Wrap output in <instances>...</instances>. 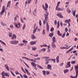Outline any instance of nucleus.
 <instances>
[{
    "instance_id": "17",
    "label": "nucleus",
    "mask_w": 78,
    "mask_h": 78,
    "mask_svg": "<svg viewBox=\"0 0 78 78\" xmlns=\"http://www.w3.org/2000/svg\"><path fill=\"white\" fill-rule=\"evenodd\" d=\"M37 26H36V27L35 28L34 30L33 31V34H34L35 33H36V31H37Z\"/></svg>"
},
{
    "instance_id": "40",
    "label": "nucleus",
    "mask_w": 78,
    "mask_h": 78,
    "mask_svg": "<svg viewBox=\"0 0 78 78\" xmlns=\"http://www.w3.org/2000/svg\"><path fill=\"white\" fill-rule=\"evenodd\" d=\"M73 12V16H75V12H76V10H75L74 12Z\"/></svg>"
},
{
    "instance_id": "11",
    "label": "nucleus",
    "mask_w": 78,
    "mask_h": 78,
    "mask_svg": "<svg viewBox=\"0 0 78 78\" xmlns=\"http://www.w3.org/2000/svg\"><path fill=\"white\" fill-rule=\"evenodd\" d=\"M47 66V69H49V70H51L52 68H51V66L50 64H48Z\"/></svg>"
},
{
    "instance_id": "45",
    "label": "nucleus",
    "mask_w": 78,
    "mask_h": 78,
    "mask_svg": "<svg viewBox=\"0 0 78 78\" xmlns=\"http://www.w3.org/2000/svg\"><path fill=\"white\" fill-rule=\"evenodd\" d=\"M53 30H54V28L52 27L51 28V30H50V31L51 32H53Z\"/></svg>"
},
{
    "instance_id": "25",
    "label": "nucleus",
    "mask_w": 78,
    "mask_h": 78,
    "mask_svg": "<svg viewBox=\"0 0 78 78\" xmlns=\"http://www.w3.org/2000/svg\"><path fill=\"white\" fill-rule=\"evenodd\" d=\"M71 20L69 19V20H65V23H68L69 22H70Z\"/></svg>"
},
{
    "instance_id": "12",
    "label": "nucleus",
    "mask_w": 78,
    "mask_h": 78,
    "mask_svg": "<svg viewBox=\"0 0 78 78\" xmlns=\"http://www.w3.org/2000/svg\"><path fill=\"white\" fill-rule=\"evenodd\" d=\"M52 47L54 48H56V45L55 44V43L54 42H52L51 43V45Z\"/></svg>"
},
{
    "instance_id": "15",
    "label": "nucleus",
    "mask_w": 78,
    "mask_h": 78,
    "mask_svg": "<svg viewBox=\"0 0 78 78\" xmlns=\"http://www.w3.org/2000/svg\"><path fill=\"white\" fill-rule=\"evenodd\" d=\"M5 67L7 70H8V71H9V67H8V65H7V64H5Z\"/></svg>"
},
{
    "instance_id": "42",
    "label": "nucleus",
    "mask_w": 78,
    "mask_h": 78,
    "mask_svg": "<svg viewBox=\"0 0 78 78\" xmlns=\"http://www.w3.org/2000/svg\"><path fill=\"white\" fill-rule=\"evenodd\" d=\"M75 63H76V62L75 61H72L71 62L72 64H75Z\"/></svg>"
},
{
    "instance_id": "8",
    "label": "nucleus",
    "mask_w": 78,
    "mask_h": 78,
    "mask_svg": "<svg viewBox=\"0 0 78 78\" xmlns=\"http://www.w3.org/2000/svg\"><path fill=\"white\" fill-rule=\"evenodd\" d=\"M46 51V48H43L40 50L39 51V52L41 53V52H42V51L43 52H44V51Z\"/></svg>"
},
{
    "instance_id": "28",
    "label": "nucleus",
    "mask_w": 78,
    "mask_h": 78,
    "mask_svg": "<svg viewBox=\"0 0 78 78\" xmlns=\"http://www.w3.org/2000/svg\"><path fill=\"white\" fill-rule=\"evenodd\" d=\"M24 69L26 72H27V74H28V75H30V72H28V70H27L26 68H25Z\"/></svg>"
},
{
    "instance_id": "20",
    "label": "nucleus",
    "mask_w": 78,
    "mask_h": 78,
    "mask_svg": "<svg viewBox=\"0 0 78 78\" xmlns=\"http://www.w3.org/2000/svg\"><path fill=\"white\" fill-rule=\"evenodd\" d=\"M52 41L53 42H54L55 43V42L56 43V38H55V37H54L52 38Z\"/></svg>"
},
{
    "instance_id": "54",
    "label": "nucleus",
    "mask_w": 78,
    "mask_h": 78,
    "mask_svg": "<svg viewBox=\"0 0 78 78\" xmlns=\"http://www.w3.org/2000/svg\"><path fill=\"white\" fill-rule=\"evenodd\" d=\"M16 75H19V73L18 72V71H17V70H16Z\"/></svg>"
},
{
    "instance_id": "18",
    "label": "nucleus",
    "mask_w": 78,
    "mask_h": 78,
    "mask_svg": "<svg viewBox=\"0 0 78 78\" xmlns=\"http://www.w3.org/2000/svg\"><path fill=\"white\" fill-rule=\"evenodd\" d=\"M59 56H58L56 58V62L57 63H58L59 62Z\"/></svg>"
},
{
    "instance_id": "2",
    "label": "nucleus",
    "mask_w": 78,
    "mask_h": 78,
    "mask_svg": "<svg viewBox=\"0 0 78 78\" xmlns=\"http://www.w3.org/2000/svg\"><path fill=\"white\" fill-rule=\"evenodd\" d=\"M45 7L44 5H42V8L43 9H44V10H45V11H46V12H47V11H48V9H48V4H47V3H45Z\"/></svg>"
},
{
    "instance_id": "30",
    "label": "nucleus",
    "mask_w": 78,
    "mask_h": 78,
    "mask_svg": "<svg viewBox=\"0 0 78 78\" xmlns=\"http://www.w3.org/2000/svg\"><path fill=\"white\" fill-rule=\"evenodd\" d=\"M18 45L19 47H21V46H23L24 45V44L22 43H20Z\"/></svg>"
},
{
    "instance_id": "9",
    "label": "nucleus",
    "mask_w": 78,
    "mask_h": 78,
    "mask_svg": "<svg viewBox=\"0 0 78 78\" xmlns=\"http://www.w3.org/2000/svg\"><path fill=\"white\" fill-rule=\"evenodd\" d=\"M76 76H75L73 77L72 76H70V77L72 78H77V76H78V71H76Z\"/></svg>"
},
{
    "instance_id": "52",
    "label": "nucleus",
    "mask_w": 78,
    "mask_h": 78,
    "mask_svg": "<svg viewBox=\"0 0 78 78\" xmlns=\"http://www.w3.org/2000/svg\"><path fill=\"white\" fill-rule=\"evenodd\" d=\"M58 6H59V5H57L56 7L55 8V9L56 10H57V9H58Z\"/></svg>"
},
{
    "instance_id": "23",
    "label": "nucleus",
    "mask_w": 78,
    "mask_h": 78,
    "mask_svg": "<svg viewBox=\"0 0 78 78\" xmlns=\"http://www.w3.org/2000/svg\"><path fill=\"white\" fill-rule=\"evenodd\" d=\"M20 23H19L17 24H16L15 27L17 28H19L20 27Z\"/></svg>"
},
{
    "instance_id": "4",
    "label": "nucleus",
    "mask_w": 78,
    "mask_h": 78,
    "mask_svg": "<svg viewBox=\"0 0 78 78\" xmlns=\"http://www.w3.org/2000/svg\"><path fill=\"white\" fill-rule=\"evenodd\" d=\"M10 44H16L19 43V41H12L10 42Z\"/></svg>"
},
{
    "instance_id": "22",
    "label": "nucleus",
    "mask_w": 78,
    "mask_h": 78,
    "mask_svg": "<svg viewBox=\"0 0 78 78\" xmlns=\"http://www.w3.org/2000/svg\"><path fill=\"white\" fill-rule=\"evenodd\" d=\"M75 69L76 72H77L78 73V65L76 66H75Z\"/></svg>"
},
{
    "instance_id": "7",
    "label": "nucleus",
    "mask_w": 78,
    "mask_h": 78,
    "mask_svg": "<svg viewBox=\"0 0 78 78\" xmlns=\"http://www.w3.org/2000/svg\"><path fill=\"white\" fill-rule=\"evenodd\" d=\"M5 8L3 7L2 9V11L1 12H0L1 15H3V14L4 13V12H5Z\"/></svg>"
},
{
    "instance_id": "19",
    "label": "nucleus",
    "mask_w": 78,
    "mask_h": 78,
    "mask_svg": "<svg viewBox=\"0 0 78 78\" xmlns=\"http://www.w3.org/2000/svg\"><path fill=\"white\" fill-rule=\"evenodd\" d=\"M57 34L58 36H62V34L60 33V31L59 30H58L57 32Z\"/></svg>"
},
{
    "instance_id": "50",
    "label": "nucleus",
    "mask_w": 78,
    "mask_h": 78,
    "mask_svg": "<svg viewBox=\"0 0 78 78\" xmlns=\"http://www.w3.org/2000/svg\"><path fill=\"white\" fill-rule=\"evenodd\" d=\"M60 48L61 50H62V49H66V47H61Z\"/></svg>"
},
{
    "instance_id": "5",
    "label": "nucleus",
    "mask_w": 78,
    "mask_h": 78,
    "mask_svg": "<svg viewBox=\"0 0 78 78\" xmlns=\"http://www.w3.org/2000/svg\"><path fill=\"white\" fill-rule=\"evenodd\" d=\"M70 62H68V63H67V65L65 67V68L66 69H67V68H68L69 67H70V66H71V65H70Z\"/></svg>"
},
{
    "instance_id": "38",
    "label": "nucleus",
    "mask_w": 78,
    "mask_h": 78,
    "mask_svg": "<svg viewBox=\"0 0 78 78\" xmlns=\"http://www.w3.org/2000/svg\"><path fill=\"white\" fill-rule=\"evenodd\" d=\"M10 72L11 73V74H12V75L13 76H16V75H15L14 74V73H13V72H12V71H10Z\"/></svg>"
},
{
    "instance_id": "41",
    "label": "nucleus",
    "mask_w": 78,
    "mask_h": 78,
    "mask_svg": "<svg viewBox=\"0 0 78 78\" xmlns=\"http://www.w3.org/2000/svg\"><path fill=\"white\" fill-rule=\"evenodd\" d=\"M45 34V30L44 29H43V32L42 33V34L43 35H44V34Z\"/></svg>"
},
{
    "instance_id": "29",
    "label": "nucleus",
    "mask_w": 78,
    "mask_h": 78,
    "mask_svg": "<svg viewBox=\"0 0 78 78\" xmlns=\"http://www.w3.org/2000/svg\"><path fill=\"white\" fill-rule=\"evenodd\" d=\"M66 11L68 13H70L71 12V10L69 8L67 9Z\"/></svg>"
},
{
    "instance_id": "57",
    "label": "nucleus",
    "mask_w": 78,
    "mask_h": 78,
    "mask_svg": "<svg viewBox=\"0 0 78 78\" xmlns=\"http://www.w3.org/2000/svg\"><path fill=\"white\" fill-rule=\"evenodd\" d=\"M65 30L66 31V32H67L68 31V29L67 28H65Z\"/></svg>"
},
{
    "instance_id": "39",
    "label": "nucleus",
    "mask_w": 78,
    "mask_h": 78,
    "mask_svg": "<svg viewBox=\"0 0 78 78\" xmlns=\"http://www.w3.org/2000/svg\"><path fill=\"white\" fill-rule=\"evenodd\" d=\"M37 67L39 68V69H43V67H41V66L37 65Z\"/></svg>"
},
{
    "instance_id": "14",
    "label": "nucleus",
    "mask_w": 78,
    "mask_h": 78,
    "mask_svg": "<svg viewBox=\"0 0 78 78\" xmlns=\"http://www.w3.org/2000/svg\"><path fill=\"white\" fill-rule=\"evenodd\" d=\"M16 36L15 34H13L12 35V37H11V39H14L16 38Z\"/></svg>"
},
{
    "instance_id": "49",
    "label": "nucleus",
    "mask_w": 78,
    "mask_h": 78,
    "mask_svg": "<svg viewBox=\"0 0 78 78\" xmlns=\"http://www.w3.org/2000/svg\"><path fill=\"white\" fill-rule=\"evenodd\" d=\"M63 65H64V63H62L60 64L59 66L60 67H62V66H63Z\"/></svg>"
},
{
    "instance_id": "61",
    "label": "nucleus",
    "mask_w": 78,
    "mask_h": 78,
    "mask_svg": "<svg viewBox=\"0 0 78 78\" xmlns=\"http://www.w3.org/2000/svg\"><path fill=\"white\" fill-rule=\"evenodd\" d=\"M65 37V33H64L63 35L62 36V38H64V37Z\"/></svg>"
},
{
    "instance_id": "10",
    "label": "nucleus",
    "mask_w": 78,
    "mask_h": 78,
    "mask_svg": "<svg viewBox=\"0 0 78 78\" xmlns=\"http://www.w3.org/2000/svg\"><path fill=\"white\" fill-rule=\"evenodd\" d=\"M37 41H31L30 42V45H35V44L36 43V42Z\"/></svg>"
},
{
    "instance_id": "56",
    "label": "nucleus",
    "mask_w": 78,
    "mask_h": 78,
    "mask_svg": "<svg viewBox=\"0 0 78 78\" xmlns=\"http://www.w3.org/2000/svg\"><path fill=\"white\" fill-rule=\"evenodd\" d=\"M27 49L28 50H30L31 49V48H30V46H27Z\"/></svg>"
},
{
    "instance_id": "34",
    "label": "nucleus",
    "mask_w": 78,
    "mask_h": 78,
    "mask_svg": "<svg viewBox=\"0 0 78 78\" xmlns=\"http://www.w3.org/2000/svg\"><path fill=\"white\" fill-rule=\"evenodd\" d=\"M42 72L44 75H46V71H45L43 70Z\"/></svg>"
},
{
    "instance_id": "64",
    "label": "nucleus",
    "mask_w": 78,
    "mask_h": 78,
    "mask_svg": "<svg viewBox=\"0 0 78 78\" xmlns=\"http://www.w3.org/2000/svg\"><path fill=\"white\" fill-rule=\"evenodd\" d=\"M60 25L61 27H62V22H60Z\"/></svg>"
},
{
    "instance_id": "46",
    "label": "nucleus",
    "mask_w": 78,
    "mask_h": 78,
    "mask_svg": "<svg viewBox=\"0 0 78 78\" xmlns=\"http://www.w3.org/2000/svg\"><path fill=\"white\" fill-rule=\"evenodd\" d=\"M12 34L11 33H9V36L10 37H11V36H12Z\"/></svg>"
},
{
    "instance_id": "21",
    "label": "nucleus",
    "mask_w": 78,
    "mask_h": 78,
    "mask_svg": "<svg viewBox=\"0 0 78 78\" xmlns=\"http://www.w3.org/2000/svg\"><path fill=\"white\" fill-rule=\"evenodd\" d=\"M73 49V47L72 48H71L66 51V53H69L70 52V51H72Z\"/></svg>"
},
{
    "instance_id": "3",
    "label": "nucleus",
    "mask_w": 78,
    "mask_h": 78,
    "mask_svg": "<svg viewBox=\"0 0 78 78\" xmlns=\"http://www.w3.org/2000/svg\"><path fill=\"white\" fill-rule=\"evenodd\" d=\"M3 74L4 76H8V77L9 76V75L8 74V73H5V72L4 71L2 72L1 74V75H3Z\"/></svg>"
},
{
    "instance_id": "6",
    "label": "nucleus",
    "mask_w": 78,
    "mask_h": 78,
    "mask_svg": "<svg viewBox=\"0 0 78 78\" xmlns=\"http://www.w3.org/2000/svg\"><path fill=\"white\" fill-rule=\"evenodd\" d=\"M57 16L60 17V18H63V16H62V14L61 13H59L57 14Z\"/></svg>"
},
{
    "instance_id": "48",
    "label": "nucleus",
    "mask_w": 78,
    "mask_h": 78,
    "mask_svg": "<svg viewBox=\"0 0 78 78\" xmlns=\"http://www.w3.org/2000/svg\"><path fill=\"white\" fill-rule=\"evenodd\" d=\"M22 58H23V59H27V60H28V58L25 57H22Z\"/></svg>"
},
{
    "instance_id": "44",
    "label": "nucleus",
    "mask_w": 78,
    "mask_h": 78,
    "mask_svg": "<svg viewBox=\"0 0 78 78\" xmlns=\"http://www.w3.org/2000/svg\"><path fill=\"white\" fill-rule=\"evenodd\" d=\"M51 61H53L54 62H56V59L55 58L51 59Z\"/></svg>"
},
{
    "instance_id": "1",
    "label": "nucleus",
    "mask_w": 78,
    "mask_h": 78,
    "mask_svg": "<svg viewBox=\"0 0 78 78\" xmlns=\"http://www.w3.org/2000/svg\"><path fill=\"white\" fill-rule=\"evenodd\" d=\"M49 15V13L48 12H45V13L44 14V18H45V20H44L43 21V24L44 25H45L46 23V22L47 21H48V18Z\"/></svg>"
},
{
    "instance_id": "60",
    "label": "nucleus",
    "mask_w": 78,
    "mask_h": 78,
    "mask_svg": "<svg viewBox=\"0 0 78 78\" xmlns=\"http://www.w3.org/2000/svg\"><path fill=\"white\" fill-rule=\"evenodd\" d=\"M31 2V0H27V3L28 4H29Z\"/></svg>"
},
{
    "instance_id": "62",
    "label": "nucleus",
    "mask_w": 78,
    "mask_h": 78,
    "mask_svg": "<svg viewBox=\"0 0 78 78\" xmlns=\"http://www.w3.org/2000/svg\"><path fill=\"white\" fill-rule=\"evenodd\" d=\"M43 46L44 47H48V46L47 45V44H43Z\"/></svg>"
},
{
    "instance_id": "58",
    "label": "nucleus",
    "mask_w": 78,
    "mask_h": 78,
    "mask_svg": "<svg viewBox=\"0 0 78 78\" xmlns=\"http://www.w3.org/2000/svg\"><path fill=\"white\" fill-rule=\"evenodd\" d=\"M50 58V57H45L44 58V59H49V58Z\"/></svg>"
},
{
    "instance_id": "63",
    "label": "nucleus",
    "mask_w": 78,
    "mask_h": 78,
    "mask_svg": "<svg viewBox=\"0 0 78 78\" xmlns=\"http://www.w3.org/2000/svg\"><path fill=\"white\" fill-rule=\"evenodd\" d=\"M54 24H55V25H56V24H57V22H56V20H55Z\"/></svg>"
},
{
    "instance_id": "33",
    "label": "nucleus",
    "mask_w": 78,
    "mask_h": 78,
    "mask_svg": "<svg viewBox=\"0 0 78 78\" xmlns=\"http://www.w3.org/2000/svg\"><path fill=\"white\" fill-rule=\"evenodd\" d=\"M68 71L69 70H67V69H65L64 70V72L65 73H67Z\"/></svg>"
},
{
    "instance_id": "24",
    "label": "nucleus",
    "mask_w": 78,
    "mask_h": 78,
    "mask_svg": "<svg viewBox=\"0 0 78 78\" xmlns=\"http://www.w3.org/2000/svg\"><path fill=\"white\" fill-rule=\"evenodd\" d=\"M31 65H32L33 66V67H36V64L34 62H31Z\"/></svg>"
},
{
    "instance_id": "36",
    "label": "nucleus",
    "mask_w": 78,
    "mask_h": 78,
    "mask_svg": "<svg viewBox=\"0 0 78 78\" xmlns=\"http://www.w3.org/2000/svg\"><path fill=\"white\" fill-rule=\"evenodd\" d=\"M26 27V25L25 24H23V27L22 29L24 30H25V27Z\"/></svg>"
},
{
    "instance_id": "35",
    "label": "nucleus",
    "mask_w": 78,
    "mask_h": 78,
    "mask_svg": "<svg viewBox=\"0 0 78 78\" xmlns=\"http://www.w3.org/2000/svg\"><path fill=\"white\" fill-rule=\"evenodd\" d=\"M0 42H1V43H2V44H3L4 45H6V43H5V42L2 41V40H0Z\"/></svg>"
},
{
    "instance_id": "13",
    "label": "nucleus",
    "mask_w": 78,
    "mask_h": 78,
    "mask_svg": "<svg viewBox=\"0 0 78 78\" xmlns=\"http://www.w3.org/2000/svg\"><path fill=\"white\" fill-rule=\"evenodd\" d=\"M46 28L47 30V31H48V30H49V25H48V22H46Z\"/></svg>"
},
{
    "instance_id": "55",
    "label": "nucleus",
    "mask_w": 78,
    "mask_h": 78,
    "mask_svg": "<svg viewBox=\"0 0 78 78\" xmlns=\"http://www.w3.org/2000/svg\"><path fill=\"white\" fill-rule=\"evenodd\" d=\"M27 60L28 61H34L33 59H30L29 58H28V59Z\"/></svg>"
},
{
    "instance_id": "37",
    "label": "nucleus",
    "mask_w": 78,
    "mask_h": 78,
    "mask_svg": "<svg viewBox=\"0 0 78 78\" xmlns=\"http://www.w3.org/2000/svg\"><path fill=\"white\" fill-rule=\"evenodd\" d=\"M23 43H24V44H26L28 42V41H25V40H24L22 41Z\"/></svg>"
},
{
    "instance_id": "43",
    "label": "nucleus",
    "mask_w": 78,
    "mask_h": 78,
    "mask_svg": "<svg viewBox=\"0 0 78 78\" xmlns=\"http://www.w3.org/2000/svg\"><path fill=\"white\" fill-rule=\"evenodd\" d=\"M39 25L40 26H41L42 25V22H41V20H40L39 21Z\"/></svg>"
},
{
    "instance_id": "32",
    "label": "nucleus",
    "mask_w": 78,
    "mask_h": 78,
    "mask_svg": "<svg viewBox=\"0 0 78 78\" xmlns=\"http://www.w3.org/2000/svg\"><path fill=\"white\" fill-rule=\"evenodd\" d=\"M10 4H11V1H9L8 2L7 6L8 7L10 5Z\"/></svg>"
},
{
    "instance_id": "51",
    "label": "nucleus",
    "mask_w": 78,
    "mask_h": 78,
    "mask_svg": "<svg viewBox=\"0 0 78 78\" xmlns=\"http://www.w3.org/2000/svg\"><path fill=\"white\" fill-rule=\"evenodd\" d=\"M10 28H12V29H13L14 27H13V26L12 25H11L10 26Z\"/></svg>"
},
{
    "instance_id": "27",
    "label": "nucleus",
    "mask_w": 78,
    "mask_h": 78,
    "mask_svg": "<svg viewBox=\"0 0 78 78\" xmlns=\"http://www.w3.org/2000/svg\"><path fill=\"white\" fill-rule=\"evenodd\" d=\"M31 36L32 39H34L36 38V36H34V34H32Z\"/></svg>"
},
{
    "instance_id": "59",
    "label": "nucleus",
    "mask_w": 78,
    "mask_h": 78,
    "mask_svg": "<svg viewBox=\"0 0 78 78\" xmlns=\"http://www.w3.org/2000/svg\"><path fill=\"white\" fill-rule=\"evenodd\" d=\"M20 21H21V22L22 23H23V20L22 19V18H20Z\"/></svg>"
},
{
    "instance_id": "26",
    "label": "nucleus",
    "mask_w": 78,
    "mask_h": 78,
    "mask_svg": "<svg viewBox=\"0 0 78 78\" xmlns=\"http://www.w3.org/2000/svg\"><path fill=\"white\" fill-rule=\"evenodd\" d=\"M53 36V32H51L49 34V37H52Z\"/></svg>"
},
{
    "instance_id": "31",
    "label": "nucleus",
    "mask_w": 78,
    "mask_h": 78,
    "mask_svg": "<svg viewBox=\"0 0 78 78\" xmlns=\"http://www.w3.org/2000/svg\"><path fill=\"white\" fill-rule=\"evenodd\" d=\"M37 49V48L35 47H32V50H33V51H35Z\"/></svg>"
},
{
    "instance_id": "47",
    "label": "nucleus",
    "mask_w": 78,
    "mask_h": 78,
    "mask_svg": "<svg viewBox=\"0 0 78 78\" xmlns=\"http://www.w3.org/2000/svg\"><path fill=\"white\" fill-rule=\"evenodd\" d=\"M23 76L25 78H28V76H26L25 74L23 75Z\"/></svg>"
},
{
    "instance_id": "53",
    "label": "nucleus",
    "mask_w": 78,
    "mask_h": 78,
    "mask_svg": "<svg viewBox=\"0 0 78 78\" xmlns=\"http://www.w3.org/2000/svg\"><path fill=\"white\" fill-rule=\"evenodd\" d=\"M47 75H49L50 74V72L47 71L46 72Z\"/></svg>"
},
{
    "instance_id": "16",
    "label": "nucleus",
    "mask_w": 78,
    "mask_h": 78,
    "mask_svg": "<svg viewBox=\"0 0 78 78\" xmlns=\"http://www.w3.org/2000/svg\"><path fill=\"white\" fill-rule=\"evenodd\" d=\"M64 9L63 7H61V8H58V9H57V10L56 11H63L64 10Z\"/></svg>"
}]
</instances>
